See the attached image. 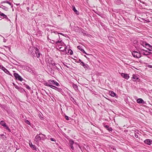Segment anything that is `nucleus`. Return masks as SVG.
<instances>
[{
  "mask_svg": "<svg viewBox=\"0 0 152 152\" xmlns=\"http://www.w3.org/2000/svg\"><path fill=\"white\" fill-rule=\"evenodd\" d=\"M31 54L33 57H37V58H39L40 56V53L39 50L37 48H34L33 49V51L31 52Z\"/></svg>",
  "mask_w": 152,
  "mask_h": 152,
  "instance_id": "f257e3e1",
  "label": "nucleus"
},
{
  "mask_svg": "<svg viewBox=\"0 0 152 152\" xmlns=\"http://www.w3.org/2000/svg\"><path fill=\"white\" fill-rule=\"evenodd\" d=\"M143 47L148 50L149 51L152 50V46L149 44H148L146 42L143 41Z\"/></svg>",
  "mask_w": 152,
  "mask_h": 152,
  "instance_id": "f03ea898",
  "label": "nucleus"
},
{
  "mask_svg": "<svg viewBox=\"0 0 152 152\" xmlns=\"http://www.w3.org/2000/svg\"><path fill=\"white\" fill-rule=\"evenodd\" d=\"M14 76L15 77L16 79L20 81H22L23 80L21 76L16 73L14 74Z\"/></svg>",
  "mask_w": 152,
  "mask_h": 152,
  "instance_id": "7ed1b4c3",
  "label": "nucleus"
},
{
  "mask_svg": "<svg viewBox=\"0 0 152 152\" xmlns=\"http://www.w3.org/2000/svg\"><path fill=\"white\" fill-rule=\"evenodd\" d=\"M133 56L135 58H140L141 56V55L140 53L135 51L133 52L132 53Z\"/></svg>",
  "mask_w": 152,
  "mask_h": 152,
  "instance_id": "20e7f679",
  "label": "nucleus"
},
{
  "mask_svg": "<svg viewBox=\"0 0 152 152\" xmlns=\"http://www.w3.org/2000/svg\"><path fill=\"white\" fill-rule=\"evenodd\" d=\"M49 86L50 87L55 89V90L58 92H61L62 91V89L60 88H58L53 85L50 86Z\"/></svg>",
  "mask_w": 152,
  "mask_h": 152,
  "instance_id": "39448f33",
  "label": "nucleus"
},
{
  "mask_svg": "<svg viewBox=\"0 0 152 152\" xmlns=\"http://www.w3.org/2000/svg\"><path fill=\"white\" fill-rule=\"evenodd\" d=\"M49 82L50 83H51L57 86H60L59 84L54 80H49Z\"/></svg>",
  "mask_w": 152,
  "mask_h": 152,
  "instance_id": "423d86ee",
  "label": "nucleus"
},
{
  "mask_svg": "<svg viewBox=\"0 0 152 152\" xmlns=\"http://www.w3.org/2000/svg\"><path fill=\"white\" fill-rule=\"evenodd\" d=\"M24 69L27 71L31 72L32 71L31 68L28 66H25L23 67Z\"/></svg>",
  "mask_w": 152,
  "mask_h": 152,
  "instance_id": "0eeeda50",
  "label": "nucleus"
},
{
  "mask_svg": "<svg viewBox=\"0 0 152 152\" xmlns=\"http://www.w3.org/2000/svg\"><path fill=\"white\" fill-rule=\"evenodd\" d=\"M41 140L40 135H39V134H37L35 137L34 141L37 142H38Z\"/></svg>",
  "mask_w": 152,
  "mask_h": 152,
  "instance_id": "6e6552de",
  "label": "nucleus"
},
{
  "mask_svg": "<svg viewBox=\"0 0 152 152\" xmlns=\"http://www.w3.org/2000/svg\"><path fill=\"white\" fill-rule=\"evenodd\" d=\"M144 142L146 144L148 145H150L152 142V140L150 139H146L144 141Z\"/></svg>",
  "mask_w": 152,
  "mask_h": 152,
  "instance_id": "1a4fd4ad",
  "label": "nucleus"
},
{
  "mask_svg": "<svg viewBox=\"0 0 152 152\" xmlns=\"http://www.w3.org/2000/svg\"><path fill=\"white\" fill-rule=\"evenodd\" d=\"M121 76L127 80L129 78V76L127 74H126L123 73L121 74Z\"/></svg>",
  "mask_w": 152,
  "mask_h": 152,
  "instance_id": "9d476101",
  "label": "nucleus"
},
{
  "mask_svg": "<svg viewBox=\"0 0 152 152\" xmlns=\"http://www.w3.org/2000/svg\"><path fill=\"white\" fill-rule=\"evenodd\" d=\"M151 53L143 49V55L145 56L149 55Z\"/></svg>",
  "mask_w": 152,
  "mask_h": 152,
  "instance_id": "9b49d317",
  "label": "nucleus"
},
{
  "mask_svg": "<svg viewBox=\"0 0 152 152\" xmlns=\"http://www.w3.org/2000/svg\"><path fill=\"white\" fill-rule=\"evenodd\" d=\"M80 64L85 69H88V66L86 64H85L83 62H81Z\"/></svg>",
  "mask_w": 152,
  "mask_h": 152,
  "instance_id": "f8f14e48",
  "label": "nucleus"
},
{
  "mask_svg": "<svg viewBox=\"0 0 152 152\" xmlns=\"http://www.w3.org/2000/svg\"><path fill=\"white\" fill-rule=\"evenodd\" d=\"M29 145L30 146V147L33 150L37 151V148H36V146L34 145H33L32 143H29Z\"/></svg>",
  "mask_w": 152,
  "mask_h": 152,
  "instance_id": "ddd939ff",
  "label": "nucleus"
},
{
  "mask_svg": "<svg viewBox=\"0 0 152 152\" xmlns=\"http://www.w3.org/2000/svg\"><path fill=\"white\" fill-rule=\"evenodd\" d=\"M72 10L76 14H77V15L79 14V12L76 10V9H75V8L74 6H72Z\"/></svg>",
  "mask_w": 152,
  "mask_h": 152,
  "instance_id": "4468645a",
  "label": "nucleus"
},
{
  "mask_svg": "<svg viewBox=\"0 0 152 152\" xmlns=\"http://www.w3.org/2000/svg\"><path fill=\"white\" fill-rule=\"evenodd\" d=\"M3 70L7 74L9 75H11L10 72L5 67L3 68Z\"/></svg>",
  "mask_w": 152,
  "mask_h": 152,
  "instance_id": "2eb2a0df",
  "label": "nucleus"
},
{
  "mask_svg": "<svg viewBox=\"0 0 152 152\" xmlns=\"http://www.w3.org/2000/svg\"><path fill=\"white\" fill-rule=\"evenodd\" d=\"M0 124L3 126L4 127L6 126V123L3 121H1L0 122Z\"/></svg>",
  "mask_w": 152,
  "mask_h": 152,
  "instance_id": "dca6fc26",
  "label": "nucleus"
},
{
  "mask_svg": "<svg viewBox=\"0 0 152 152\" xmlns=\"http://www.w3.org/2000/svg\"><path fill=\"white\" fill-rule=\"evenodd\" d=\"M109 93L110 95L114 97L116 95L115 93L112 91H110Z\"/></svg>",
  "mask_w": 152,
  "mask_h": 152,
  "instance_id": "f3484780",
  "label": "nucleus"
},
{
  "mask_svg": "<svg viewBox=\"0 0 152 152\" xmlns=\"http://www.w3.org/2000/svg\"><path fill=\"white\" fill-rule=\"evenodd\" d=\"M0 8L6 11H7L8 10V8L7 7L4 6L3 5H1V6H0Z\"/></svg>",
  "mask_w": 152,
  "mask_h": 152,
  "instance_id": "a211bd4d",
  "label": "nucleus"
},
{
  "mask_svg": "<svg viewBox=\"0 0 152 152\" xmlns=\"http://www.w3.org/2000/svg\"><path fill=\"white\" fill-rule=\"evenodd\" d=\"M0 15L1 17H3V18H7V16L6 15H5L4 14L1 12L0 11Z\"/></svg>",
  "mask_w": 152,
  "mask_h": 152,
  "instance_id": "6ab92c4d",
  "label": "nucleus"
},
{
  "mask_svg": "<svg viewBox=\"0 0 152 152\" xmlns=\"http://www.w3.org/2000/svg\"><path fill=\"white\" fill-rule=\"evenodd\" d=\"M133 80L136 81L138 79V78L137 77V76L135 75H133L132 76V77Z\"/></svg>",
  "mask_w": 152,
  "mask_h": 152,
  "instance_id": "aec40b11",
  "label": "nucleus"
},
{
  "mask_svg": "<svg viewBox=\"0 0 152 152\" xmlns=\"http://www.w3.org/2000/svg\"><path fill=\"white\" fill-rule=\"evenodd\" d=\"M50 62L51 64L53 66H55V65H57V64H56L54 61L52 59H50Z\"/></svg>",
  "mask_w": 152,
  "mask_h": 152,
  "instance_id": "412c9836",
  "label": "nucleus"
},
{
  "mask_svg": "<svg viewBox=\"0 0 152 152\" xmlns=\"http://www.w3.org/2000/svg\"><path fill=\"white\" fill-rule=\"evenodd\" d=\"M73 87L75 91H77L78 90V86L76 84H73Z\"/></svg>",
  "mask_w": 152,
  "mask_h": 152,
  "instance_id": "4be33fe9",
  "label": "nucleus"
},
{
  "mask_svg": "<svg viewBox=\"0 0 152 152\" xmlns=\"http://www.w3.org/2000/svg\"><path fill=\"white\" fill-rule=\"evenodd\" d=\"M137 102L138 103H142V99L141 98L138 99L137 100Z\"/></svg>",
  "mask_w": 152,
  "mask_h": 152,
  "instance_id": "5701e85b",
  "label": "nucleus"
},
{
  "mask_svg": "<svg viewBox=\"0 0 152 152\" xmlns=\"http://www.w3.org/2000/svg\"><path fill=\"white\" fill-rule=\"evenodd\" d=\"M74 142L71 139L69 140V145H73Z\"/></svg>",
  "mask_w": 152,
  "mask_h": 152,
  "instance_id": "b1692460",
  "label": "nucleus"
},
{
  "mask_svg": "<svg viewBox=\"0 0 152 152\" xmlns=\"http://www.w3.org/2000/svg\"><path fill=\"white\" fill-rule=\"evenodd\" d=\"M115 1L117 4H120L121 3V1L120 0H115Z\"/></svg>",
  "mask_w": 152,
  "mask_h": 152,
  "instance_id": "393cba45",
  "label": "nucleus"
},
{
  "mask_svg": "<svg viewBox=\"0 0 152 152\" xmlns=\"http://www.w3.org/2000/svg\"><path fill=\"white\" fill-rule=\"evenodd\" d=\"M18 90L19 91L21 92H23V91H25V90L21 87H19V88L18 89Z\"/></svg>",
  "mask_w": 152,
  "mask_h": 152,
  "instance_id": "a878e982",
  "label": "nucleus"
},
{
  "mask_svg": "<svg viewBox=\"0 0 152 152\" xmlns=\"http://www.w3.org/2000/svg\"><path fill=\"white\" fill-rule=\"evenodd\" d=\"M57 65H55L54 66V68L57 69L58 71H59V70H60L58 68V66H60V65L59 64H58V66H57Z\"/></svg>",
  "mask_w": 152,
  "mask_h": 152,
  "instance_id": "bb28decb",
  "label": "nucleus"
},
{
  "mask_svg": "<svg viewBox=\"0 0 152 152\" xmlns=\"http://www.w3.org/2000/svg\"><path fill=\"white\" fill-rule=\"evenodd\" d=\"M39 135H40V137L41 139H44V137L45 136V135L42 134H39Z\"/></svg>",
  "mask_w": 152,
  "mask_h": 152,
  "instance_id": "cd10ccee",
  "label": "nucleus"
},
{
  "mask_svg": "<svg viewBox=\"0 0 152 152\" xmlns=\"http://www.w3.org/2000/svg\"><path fill=\"white\" fill-rule=\"evenodd\" d=\"M25 122L27 124L31 125V124L30 122L27 120H25Z\"/></svg>",
  "mask_w": 152,
  "mask_h": 152,
  "instance_id": "c85d7f7f",
  "label": "nucleus"
},
{
  "mask_svg": "<svg viewBox=\"0 0 152 152\" xmlns=\"http://www.w3.org/2000/svg\"><path fill=\"white\" fill-rule=\"evenodd\" d=\"M143 21H144V22L145 23H148L150 22V20L148 19L145 20L143 18Z\"/></svg>",
  "mask_w": 152,
  "mask_h": 152,
  "instance_id": "c756f323",
  "label": "nucleus"
},
{
  "mask_svg": "<svg viewBox=\"0 0 152 152\" xmlns=\"http://www.w3.org/2000/svg\"><path fill=\"white\" fill-rule=\"evenodd\" d=\"M4 127H6V129L9 132H11L10 129L9 128V127L7 125H6V126H4Z\"/></svg>",
  "mask_w": 152,
  "mask_h": 152,
  "instance_id": "7c9ffc66",
  "label": "nucleus"
},
{
  "mask_svg": "<svg viewBox=\"0 0 152 152\" xmlns=\"http://www.w3.org/2000/svg\"><path fill=\"white\" fill-rule=\"evenodd\" d=\"M58 43H60L61 44H62V41L61 40V41L58 40V41H57V42H56V44H58Z\"/></svg>",
  "mask_w": 152,
  "mask_h": 152,
  "instance_id": "2f4dec72",
  "label": "nucleus"
},
{
  "mask_svg": "<svg viewBox=\"0 0 152 152\" xmlns=\"http://www.w3.org/2000/svg\"><path fill=\"white\" fill-rule=\"evenodd\" d=\"M9 2V1H7V0H6V1H3L2 2H1V3L2 4V3H7L8 4Z\"/></svg>",
  "mask_w": 152,
  "mask_h": 152,
  "instance_id": "473e14b6",
  "label": "nucleus"
},
{
  "mask_svg": "<svg viewBox=\"0 0 152 152\" xmlns=\"http://www.w3.org/2000/svg\"><path fill=\"white\" fill-rule=\"evenodd\" d=\"M25 86L27 89L28 90H30L31 89V88L28 85H25Z\"/></svg>",
  "mask_w": 152,
  "mask_h": 152,
  "instance_id": "72a5a7b5",
  "label": "nucleus"
},
{
  "mask_svg": "<svg viewBox=\"0 0 152 152\" xmlns=\"http://www.w3.org/2000/svg\"><path fill=\"white\" fill-rule=\"evenodd\" d=\"M70 51V54L72 55L73 53V52L72 51V50H68V52L69 53Z\"/></svg>",
  "mask_w": 152,
  "mask_h": 152,
  "instance_id": "f704fd0d",
  "label": "nucleus"
},
{
  "mask_svg": "<svg viewBox=\"0 0 152 152\" xmlns=\"http://www.w3.org/2000/svg\"><path fill=\"white\" fill-rule=\"evenodd\" d=\"M54 33V34H56V35L57 36H58V37H59V35H58V34H61V35H62V34H62V33H57L56 34V33Z\"/></svg>",
  "mask_w": 152,
  "mask_h": 152,
  "instance_id": "c9c22d12",
  "label": "nucleus"
},
{
  "mask_svg": "<svg viewBox=\"0 0 152 152\" xmlns=\"http://www.w3.org/2000/svg\"><path fill=\"white\" fill-rule=\"evenodd\" d=\"M107 130L109 131H112L113 130L112 128L111 127L108 128Z\"/></svg>",
  "mask_w": 152,
  "mask_h": 152,
  "instance_id": "e433bc0d",
  "label": "nucleus"
},
{
  "mask_svg": "<svg viewBox=\"0 0 152 152\" xmlns=\"http://www.w3.org/2000/svg\"><path fill=\"white\" fill-rule=\"evenodd\" d=\"M1 136L2 137V138H3L4 139H6V137L5 136H4L3 134H1Z\"/></svg>",
  "mask_w": 152,
  "mask_h": 152,
  "instance_id": "4c0bfd02",
  "label": "nucleus"
},
{
  "mask_svg": "<svg viewBox=\"0 0 152 152\" xmlns=\"http://www.w3.org/2000/svg\"><path fill=\"white\" fill-rule=\"evenodd\" d=\"M65 118L67 120H69V118L66 115L65 116Z\"/></svg>",
  "mask_w": 152,
  "mask_h": 152,
  "instance_id": "58836bf2",
  "label": "nucleus"
},
{
  "mask_svg": "<svg viewBox=\"0 0 152 152\" xmlns=\"http://www.w3.org/2000/svg\"><path fill=\"white\" fill-rule=\"evenodd\" d=\"M81 51L85 54H87L85 50L83 49H81Z\"/></svg>",
  "mask_w": 152,
  "mask_h": 152,
  "instance_id": "ea45409f",
  "label": "nucleus"
},
{
  "mask_svg": "<svg viewBox=\"0 0 152 152\" xmlns=\"http://www.w3.org/2000/svg\"><path fill=\"white\" fill-rule=\"evenodd\" d=\"M81 51L85 54H87L85 50L83 49H81Z\"/></svg>",
  "mask_w": 152,
  "mask_h": 152,
  "instance_id": "a19ab883",
  "label": "nucleus"
},
{
  "mask_svg": "<svg viewBox=\"0 0 152 152\" xmlns=\"http://www.w3.org/2000/svg\"><path fill=\"white\" fill-rule=\"evenodd\" d=\"M69 145L72 150L74 149V147L73 146V145Z\"/></svg>",
  "mask_w": 152,
  "mask_h": 152,
  "instance_id": "79ce46f5",
  "label": "nucleus"
},
{
  "mask_svg": "<svg viewBox=\"0 0 152 152\" xmlns=\"http://www.w3.org/2000/svg\"><path fill=\"white\" fill-rule=\"evenodd\" d=\"M104 127H105L107 129H108V128L109 127V126L107 125H104Z\"/></svg>",
  "mask_w": 152,
  "mask_h": 152,
  "instance_id": "37998d69",
  "label": "nucleus"
},
{
  "mask_svg": "<svg viewBox=\"0 0 152 152\" xmlns=\"http://www.w3.org/2000/svg\"><path fill=\"white\" fill-rule=\"evenodd\" d=\"M77 48L78 49H79V50H80L81 51V49H82L81 48V47L80 46H78L77 47Z\"/></svg>",
  "mask_w": 152,
  "mask_h": 152,
  "instance_id": "c03bdc74",
  "label": "nucleus"
},
{
  "mask_svg": "<svg viewBox=\"0 0 152 152\" xmlns=\"http://www.w3.org/2000/svg\"><path fill=\"white\" fill-rule=\"evenodd\" d=\"M45 85L47 86H49V87H50V86H52V85H50V84H48V83H45Z\"/></svg>",
  "mask_w": 152,
  "mask_h": 152,
  "instance_id": "a18cd8bd",
  "label": "nucleus"
},
{
  "mask_svg": "<svg viewBox=\"0 0 152 152\" xmlns=\"http://www.w3.org/2000/svg\"><path fill=\"white\" fill-rule=\"evenodd\" d=\"M146 66L150 68H152V66L148 64Z\"/></svg>",
  "mask_w": 152,
  "mask_h": 152,
  "instance_id": "49530a36",
  "label": "nucleus"
},
{
  "mask_svg": "<svg viewBox=\"0 0 152 152\" xmlns=\"http://www.w3.org/2000/svg\"><path fill=\"white\" fill-rule=\"evenodd\" d=\"M50 140L52 141H56V140L53 138H50Z\"/></svg>",
  "mask_w": 152,
  "mask_h": 152,
  "instance_id": "de8ad7c7",
  "label": "nucleus"
},
{
  "mask_svg": "<svg viewBox=\"0 0 152 152\" xmlns=\"http://www.w3.org/2000/svg\"><path fill=\"white\" fill-rule=\"evenodd\" d=\"M15 87L16 89H17L18 90V89H19V87L18 86H17V85H15Z\"/></svg>",
  "mask_w": 152,
  "mask_h": 152,
  "instance_id": "09e8293b",
  "label": "nucleus"
},
{
  "mask_svg": "<svg viewBox=\"0 0 152 152\" xmlns=\"http://www.w3.org/2000/svg\"><path fill=\"white\" fill-rule=\"evenodd\" d=\"M6 19L7 20V21H10V22H11L10 19H9L7 17V18H6Z\"/></svg>",
  "mask_w": 152,
  "mask_h": 152,
  "instance_id": "8fccbe9b",
  "label": "nucleus"
},
{
  "mask_svg": "<svg viewBox=\"0 0 152 152\" xmlns=\"http://www.w3.org/2000/svg\"><path fill=\"white\" fill-rule=\"evenodd\" d=\"M7 40L4 38L3 39V42H6Z\"/></svg>",
  "mask_w": 152,
  "mask_h": 152,
  "instance_id": "3c124183",
  "label": "nucleus"
},
{
  "mask_svg": "<svg viewBox=\"0 0 152 152\" xmlns=\"http://www.w3.org/2000/svg\"><path fill=\"white\" fill-rule=\"evenodd\" d=\"M81 62H82V61H81V59H79V60H78V62H80V63H81Z\"/></svg>",
  "mask_w": 152,
  "mask_h": 152,
  "instance_id": "603ef678",
  "label": "nucleus"
},
{
  "mask_svg": "<svg viewBox=\"0 0 152 152\" xmlns=\"http://www.w3.org/2000/svg\"><path fill=\"white\" fill-rule=\"evenodd\" d=\"M8 4H9L10 5H11V4H11V3L10 2H8Z\"/></svg>",
  "mask_w": 152,
  "mask_h": 152,
  "instance_id": "864d4df0",
  "label": "nucleus"
},
{
  "mask_svg": "<svg viewBox=\"0 0 152 152\" xmlns=\"http://www.w3.org/2000/svg\"><path fill=\"white\" fill-rule=\"evenodd\" d=\"M67 47H66L65 48V49H64V50L65 51H66V49H67Z\"/></svg>",
  "mask_w": 152,
  "mask_h": 152,
  "instance_id": "5fc2aeb1",
  "label": "nucleus"
},
{
  "mask_svg": "<svg viewBox=\"0 0 152 152\" xmlns=\"http://www.w3.org/2000/svg\"><path fill=\"white\" fill-rule=\"evenodd\" d=\"M64 66H66L67 67L69 68V67L68 66H67V65H65L64 64Z\"/></svg>",
  "mask_w": 152,
  "mask_h": 152,
  "instance_id": "6e6d98bb",
  "label": "nucleus"
},
{
  "mask_svg": "<svg viewBox=\"0 0 152 152\" xmlns=\"http://www.w3.org/2000/svg\"><path fill=\"white\" fill-rule=\"evenodd\" d=\"M146 15V14L145 13L143 14V15H144V16H145Z\"/></svg>",
  "mask_w": 152,
  "mask_h": 152,
  "instance_id": "4d7b16f0",
  "label": "nucleus"
},
{
  "mask_svg": "<svg viewBox=\"0 0 152 152\" xmlns=\"http://www.w3.org/2000/svg\"><path fill=\"white\" fill-rule=\"evenodd\" d=\"M135 137H138V135H135Z\"/></svg>",
  "mask_w": 152,
  "mask_h": 152,
  "instance_id": "13d9d810",
  "label": "nucleus"
},
{
  "mask_svg": "<svg viewBox=\"0 0 152 152\" xmlns=\"http://www.w3.org/2000/svg\"><path fill=\"white\" fill-rule=\"evenodd\" d=\"M16 4L17 5H20V4Z\"/></svg>",
  "mask_w": 152,
  "mask_h": 152,
  "instance_id": "bf43d9fd",
  "label": "nucleus"
},
{
  "mask_svg": "<svg viewBox=\"0 0 152 152\" xmlns=\"http://www.w3.org/2000/svg\"><path fill=\"white\" fill-rule=\"evenodd\" d=\"M11 7H12H12H13V5H12V4H11Z\"/></svg>",
  "mask_w": 152,
  "mask_h": 152,
  "instance_id": "052dcab7",
  "label": "nucleus"
},
{
  "mask_svg": "<svg viewBox=\"0 0 152 152\" xmlns=\"http://www.w3.org/2000/svg\"><path fill=\"white\" fill-rule=\"evenodd\" d=\"M13 84L14 86L16 85L14 83H13Z\"/></svg>",
  "mask_w": 152,
  "mask_h": 152,
  "instance_id": "680f3d73",
  "label": "nucleus"
},
{
  "mask_svg": "<svg viewBox=\"0 0 152 152\" xmlns=\"http://www.w3.org/2000/svg\"><path fill=\"white\" fill-rule=\"evenodd\" d=\"M27 10H28V9H29V7H27Z\"/></svg>",
  "mask_w": 152,
  "mask_h": 152,
  "instance_id": "e2e57ef3",
  "label": "nucleus"
},
{
  "mask_svg": "<svg viewBox=\"0 0 152 152\" xmlns=\"http://www.w3.org/2000/svg\"><path fill=\"white\" fill-rule=\"evenodd\" d=\"M143 104H144L145 102H144L143 101Z\"/></svg>",
  "mask_w": 152,
  "mask_h": 152,
  "instance_id": "0e129e2a",
  "label": "nucleus"
},
{
  "mask_svg": "<svg viewBox=\"0 0 152 152\" xmlns=\"http://www.w3.org/2000/svg\"><path fill=\"white\" fill-rule=\"evenodd\" d=\"M52 41H53L54 42H54V41H53V40H52Z\"/></svg>",
  "mask_w": 152,
  "mask_h": 152,
  "instance_id": "69168bd1",
  "label": "nucleus"
}]
</instances>
